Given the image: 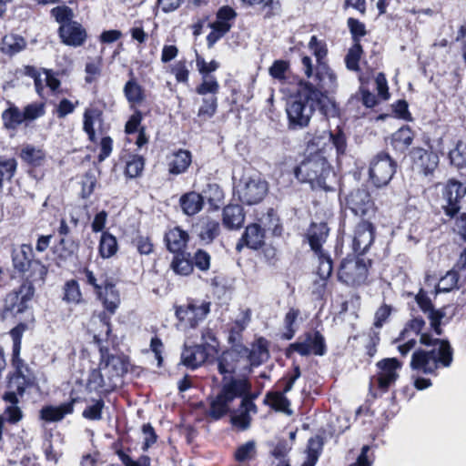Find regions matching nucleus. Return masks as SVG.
Listing matches in <instances>:
<instances>
[{"mask_svg": "<svg viewBox=\"0 0 466 466\" xmlns=\"http://www.w3.org/2000/svg\"><path fill=\"white\" fill-rule=\"evenodd\" d=\"M59 32L63 42L68 46H81L86 37L85 29L76 22L63 24Z\"/></svg>", "mask_w": 466, "mask_h": 466, "instance_id": "29", "label": "nucleus"}, {"mask_svg": "<svg viewBox=\"0 0 466 466\" xmlns=\"http://www.w3.org/2000/svg\"><path fill=\"white\" fill-rule=\"evenodd\" d=\"M188 241V233L179 226L167 229L164 235L166 248L170 253L185 251Z\"/></svg>", "mask_w": 466, "mask_h": 466, "instance_id": "25", "label": "nucleus"}, {"mask_svg": "<svg viewBox=\"0 0 466 466\" xmlns=\"http://www.w3.org/2000/svg\"><path fill=\"white\" fill-rule=\"evenodd\" d=\"M304 340L299 344H304L307 352L303 356H324L327 351L326 339L323 334L319 330L306 331L303 334Z\"/></svg>", "mask_w": 466, "mask_h": 466, "instance_id": "27", "label": "nucleus"}, {"mask_svg": "<svg viewBox=\"0 0 466 466\" xmlns=\"http://www.w3.org/2000/svg\"><path fill=\"white\" fill-rule=\"evenodd\" d=\"M27 328L28 327L25 322H19L9 331L13 340L11 359L13 366L25 364L24 360L20 358V351L22 347L23 334L27 329Z\"/></svg>", "mask_w": 466, "mask_h": 466, "instance_id": "37", "label": "nucleus"}, {"mask_svg": "<svg viewBox=\"0 0 466 466\" xmlns=\"http://www.w3.org/2000/svg\"><path fill=\"white\" fill-rule=\"evenodd\" d=\"M377 373L370 378V390L376 385L380 394L389 391L399 379L402 362L397 358H384L376 363Z\"/></svg>", "mask_w": 466, "mask_h": 466, "instance_id": "13", "label": "nucleus"}, {"mask_svg": "<svg viewBox=\"0 0 466 466\" xmlns=\"http://www.w3.org/2000/svg\"><path fill=\"white\" fill-rule=\"evenodd\" d=\"M329 140L336 150L337 158H340L347 154L348 137L345 133L344 125H339L334 129L329 130Z\"/></svg>", "mask_w": 466, "mask_h": 466, "instance_id": "42", "label": "nucleus"}, {"mask_svg": "<svg viewBox=\"0 0 466 466\" xmlns=\"http://www.w3.org/2000/svg\"><path fill=\"white\" fill-rule=\"evenodd\" d=\"M203 350V348H198L197 345L185 347L181 354V363L187 368L195 370L203 363L208 362Z\"/></svg>", "mask_w": 466, "mask_h": 466, "instance_id": "38", "label": "nucleus"}, {"mask_svg": "<svg viewBox=\"0 0 466 466\" xmlns=\"http://www.w3.org/2000/svg\"><path fill=\"white\" fill-rule=\"evenodd\" d=\"M425 320L418 316L406 322L396 341L404 340L410 332L420 335V342L431 350L419 349L412 353L410 366L412 370L437 375L440 368H449L453 361V349L447 339L433 338L429 332H421Z\"/></svg>", "mask_w": 466, "mask_h": 466, "instance_id": "2", "label": "nucleus"}, {"mask_svg": "<svg viewBox=\"0 0 466 466\" xmlns=\"http://www.w3.org/2000/svg\"><path fill=\"white\" fill-rule=\"evenodd\" d=\"M192 153L184 148L174 150L167 157V167L169 176L177 177L185 174L192 164Z\"/></svg>", "mask_w": 466, "mask_h": 466, "instance_id": "22", "label": "nucleus"}, {"mask_svg": "<svg viewBox=\"0 0 466 466\" xmlns=\"http://www.w3.org/2000/svg\"><path fill=\"white\" fill-rule=\"evenodd\" d=\"M300 183H309L313 190L334 191L337 175L320 150L310 153L293 170Z\"/></svg>", "mask_w": 466, "mask_h": 466, "instance_id": "5", "label": "nucleus"}, {"mask_svg": "<svg viewBox=\"0 0 466 466\" xmlns=\"http://www.w3.org/2000/svg\"><path fill=\"white\" fill-rule=\"evenodd\" d=\"M20 73L33 79L35 87H59L60 86L57 75L51 70H37L33 66H26Z\"/></svg>", "mask_w": 466, "mask_h": 466, "instance_id": "24", "label": "nucleus"}, {"mask_svg": "<svg viewBox=\"0 0 466 466\" xmlns=\"http://www.w3.org/2000/svg\"><path fill=\"white\" fill-rule=\"evenodd\" d=\"M22 158L29 165L39 167L43 164L46 155L42 149L35 148L32 146H27L21 151Z\"/></svg>", "mask_w": 466, "mask_h": 466, "instance_id": "58", "label": "nucleus"}, {"mask_svg": "<svg viewBox=\"0 0 466 466\" xmlns=\"http://www.w3.org/2000/svg\"><path fill=\"white\" fill-rule=\"evenodd\" d=\"M260 222L268 230H270L274 237H281L283 233V226L277 210L274 208H268L267 211L262 214Z\"/></svg>", "mask_w": 466, "mask_h": 466, "instance_id": "45", "label": "nucleus"}, {"mask_svg": "<svg viewBox=\"0 0 466 466\" xmlns=\"http://www.w3.org/2000/svg\"><path fill=\"white\" fill-rule=\"evenodd\" d=\"M263 404L269 406L277 412H283L288 415L292 413L290 410V400L279 390H269L266 393Z\"/></svg>", "mask_w": 466, "mask_h": 466, "instance_id": "36", "label": "nucleus"}, {"mask_svg": "<svg viewBox=\"0 0 466 466\" xmlns=\"http://www.w3.org/2000/svg\"><path fill=\"white\" fill-rule=\"evenodd\" d=\"M62 300L67 305H79L85 302L79 283L76 279H68L62 288Z\"/></svg>", "mask_w": 466, "mask_h": 466, "instance_id": "40", "label": "nucleus"}, {"mask_svg": "<svg viewBox=\"0 0 466 466\" xmlns=\"http://www.w3.org/2000/svg\"><path fill=\"white\" fill-rule=\"evenodd\" d=\"M246 213L239 204H228L222 210V224L228 230L240 229L245 222Z\"/></svg>", "mask_w": 466, "mask_h": 466, "instance_id": "26", "label": "nucleus"}, {"mask_svg": "<svg viewBox=\"0 0 466 466\" xmlns=\"http://www.w3.org/2000/svg\"><path fill=\"white\" fill-rule=\"evenodd\" d=\"M132 244L136 247L139 255L148 256L155 250V245L152 238L149 236H144L137 234L133 239Z\"/></svg>", "mask_w": 466, "mask_h": 466, "instance_id": "60", "label": "nucleus"}, {"mask_svg": "<svg viewBox=\"0 0 466 466\" xmlns=\"http://www.w3.org/2000/svg\"><path fill=\"white\" fill-rule=\"evenodd\" d=\"M269 341L264 337H258L252 343V349L248 355L251 366L258 367L269 359Z\"/></svg>", "mask_w": 466, "mask_h": 466, "instance_id": "31", "label": "nucleus"}, {"mask_svg": "<svg viewBox=\"0 0 466 466\" xmlns=\"http://www.w3.org/2000/svg\"><path fill=\"white\" fill-rule=\"evenodd\" d=\"M448 157L451 165L459 169L466 167V143L458 140L453 149L449 152Z\"/></svg>", "mask_w": 466, "mask_h": 466, "instance_id": "53", "label": "nucleus"}, {"mask_svg": "<svg viewBox=\"0 0 466 466\" xmlns=\"http://www.w3.org/2000/svg\"><path fill=\"white\" fill-rule=\"evenodd\" d=\"M80 280L91 287L97 300L103 306V310L98 314L99 320L106 326V338L112 332L111 317L118 309L121 299L120 292L116 289V283L107 274H101L99 278L88 267H83L78 269Z\"/></svg>", "mask_w": 466, "mask_h": 466, "instance_id": "4", "label": "nucleus"}, {"mask_svg": "<svg viewBox=\"0 0 466 466\" xmlns=\"http://www.w3.org/2000/svg\"><path fill=\"white\" fill-rule=\"evenodd\" d=\"M200 95H203V104L198 109V116L204 119L210 118L217 111V96L218 89H196Z\"/></svg>", "mask_w": 466, "mask_h": 466, "instance_id": "41", "label": "nucleus"}, {"mask_svg": "<svg viewBox=\"0 0 466 466\" xmlns=\"http://www.w3.org/2000/svg\"><path fill=\"white\" fill-rule=\"evenodd\" d=\"M130 361L102 360L97 367L89 370L86 380L88 393L96 392L98 397L107 398L122 384L123 377L128 372Z\"/></svg>", "mask_w": 466, "mask_h": 466, "instance_id": "6", "label": "nucleus"}, {"mask_svg": "<svg viewBox=\"0 0 466 466\" xmlns=\"http://www.w3.org/2000/svg\"><path fill=\"white\" fill-rule=\"evenodd\" d=\"M196 62L197 67L203 78V83L200 87H218V85L211 76V73L218 67V64L215 60L208 63L199 56H197Z\"/></svg>", "mask_w": 466, "mask_h": 466, "instance_id": "43", "label": "nucleus"}, {"mask_svg": "<svg viewBox=\"0 0 466 466\" xmlns=\"http://www.w3.org/2000/svg\"><path fill=\"white\" fill-rule=\"evenodd\" d=\"M377 93L370 92V89H360L361 102L368 108H373L383 101L390 97V89H376Z\"/></svg>", "mask_w": 466, "mask_h": 466, "instance_id": "47", "label": "nucleus"}, {"mask_svg": "<svg viewBox=\"0 0 466 466\" xmlns=\"http://www.w3.org/2000/svg\"><path fill=\"white\" fill-rule=\"evenodd\" d=\"M190 258L193 269L196 268L201 272H208L210 269L211 256L207 250L198 248Z\"/></svg>", "mask_w": 466, "mask_h": 466, "instance_id": "57", "label": "nucleus"}, {"mask_svg": "<svg viewBox=\"0 0 466 466\" xmlns=\"http://www.w3.org/2000/svg\"><path fill=\"white\" fill-rule=\"evenodd\" d=\"M466 196V184L452 177L449 178L441 189V197L445 201L442 205L444 214L454 218L461 209V202Z\"/></svg>", "mask_w": 466, "mask_h": 466, "instance_id": "16", "label": "nucleus"}, {"mask_svg": "<svg viewBox=\"0 0 466 466\" xmlns=\"http://www.w3.org/2000/svg\"><path fill=\"white\" fill-rule=\"evenodd\" d=\"M11 259L13 271L22 281L1 299V321L15 319L25 313L35 294V285H44L48 275V266L35 258L31 244L23 243L13 248Z\"/></svg>", "mask_w": 466, "mask_h": 466, "instance_id": "1", "label": "nucleus"}, {"mask_svg": "<svg viewBox=\"0 0 466 466\" xmlns=\"http://www.w3.org/2000/svg\"><path fill=\"white\" fill-rule=\"evenodd\" d=\"M179 206L184 214L194 216L203 208L204 198L202 194L196 191H189L180 197Z\"/></svg>", "mask_w": 466, "mask_h": 466, "instance_id": "33", "label": "nucleus"}, {"mask_svg": "<svg viewBox=\"0 0 466 466\" xmlns=\"http://www.w3.org/2000/svg\"><path fill=\"white\" fill-rule=\"evenodd\" d=\"M319 259V267L317 274L322 280H327L332 275L333 272V260L330 256L322 251L321 253H315Z\"/></svg>", "mask_w": 466, "mask_h": 466, "instance_id": "56", "label": "nucleus"}, {"mask_svg": "<svg viewBox=\"0 0 466 466\" xmlns=\"http://www.w3.org/2000/svg\"><path fill=\"white\" fill-rule=\"evenodd\" d=\"M116 454L124 466H151V459L147 455H141L137 461H134L122 448L117 449Z\"/></svg>", "mask_w": 466, "mask_h": 466, "instance_id": "64", "label": "nucleus"}, {"mask_svg": "<svg viewBox=\"0 0 466 466\" xmlns=\"http://www.w3.org/2000/svg\"><path fill=\"white\" fill-rule=\"evenodd\" d=\"M15 370L9 375L7 387L23 396L25 390L36 385V377L27 364L13 366Z\"/></svg>", "mask_w": 466, "mask_h": 466, "instance_id": "19", "label": "nucleus"}, {"mask_svg": "<svg viewBox=\"0 0 466 466\" xmlns=\"http://www.w3.org/2000/svg\"><path fill=\"white\" fill-rule=\"evenodd\" d=\"M66 415H69L64 403L58 406L46 405L39 411L40 420L46 422H56L62 420Z\"/></svg>", "mask_w": 466, "mask_h": 466, "instance_id": "48", "label": "nucleus"}, {"mask_svg": "<svg viewBox=\"0 0 466 466\" xmlns=\"http://www.w3.org/2000/svg\"><path fill=\"white\" fill-rule=\"evenodd\" d=\"M119 250L118 241L108 230L103 231L97 247L98 257L102 259H109L116 256Z\"/></svg>", "mask_w": 466, "mask_h": 466, "instance_id": "32", "label": "nucleus"}, {"mask_svg": "<svg viewBox=\"0 0 466 466\" xmlns=\"http://www.w3.org/2000/svg\"><path fill=\"white\" fill-rule=\"evenodd\" d=\"M175 316L180 323L190 329H196L208 317L211 310V302L187 298L183 305H175Z\"/></svg>", "mask_w": 466, "mask_h": 466, "instance_id": "11", "label": "nucleus"}, {"mask_svg": "<svg viewBox=\"0 0 466 466\" xmlns=\"http://www.w3.org/2000/svg\"><path fill=\"white\" fill-rule=\"evenodd\" d=\"M204 200L207 199L210 207L215 209L223 202L225 194L222 187L217 183H208L203 190Z\"/></svg>", "mask_w": 466, "mask_h": 466, "instance_id": "49", "label": "nucleus"}, {"mask_svg": "<svg viewBox=\"0 0 466 466\" xmlns=\"http://www.w3.org/2000/svg\"><path fill=\"white\" fill-rule=\"evenodd\" d=\"M300 315V310L297 308H289L283 319L284 331L280 333V339L290 340L295 337L298 330L297 320Z\"/></svg>", "mask_w": 466, "mask_h": 466, "instance_id": "44", "label": "nucleus"}, {"mask_svg": "<svg viewBox=\"0 0 466 466\" xmlns=\"http://www.w3.org/2000/svg\"><path fill=\"white\" fill-rule=\"evenodd\" d=\"M415 132L408 125H404L395 131L390 137V145L393 150L399 154H405L412 145Z\"/></svg>", "mask_w": 466, "mask_h": 466, "instance_id": "30", "label": "nucleus"}, {"mask_svg": "<svg viewBox=\"0 0 466 466\" xmlns=\"http://www.w3.org/2000/svg\"><path fill=\"white\" fill-rule=\"evenodd\" d=\"M324 446V438L320 435L310 437L307 443V457L314 461L319 460Z\"/></svg>", "mask_w": 466, "mask_h": 466, "instance_id": "61", "label": "nucleus"}, {"mask_svg": "<svg viewBox=\"0 0 466 466\" xmlns=\"http://www.w3.org/2000/svg\"><path fill=\"white\" fill-rule=\"evenodd\" d=\"M309 48L315 56L318 65L314 72L312 59L308 56L301 58V69L309 80L304 87H330L337 85L335 73L324 61L328 53L326 44L319 41L316 35H312L309 43Z\"/></svg>", "mask_w": 466, "mask_h": 466, "instance_id": "8", "label": "nucleus"}, {"mask_svg": "<svg viewBox=\"0 0 466 466\" xmlns=\"http://www.w3.org/2000/svg\"><path fill=\"white\" fill-rule=\"evenodd\" d=\"M145 168L144 157L137 154H131L126 160L124 174L127 178H137L142 176Z\"/></svg>", "mask_w": 466, "mask_h": 466, "instance_id": "46", "label": "nucleus"}, {"mask_svg": "<svg viewBox=\"0 0 466 466\" xmlns=\"http://www.w3.org/2000/svg\"><path fill=\"white\" fill-rule=\"evenodd\" d=\"M330 228L326 221H311L303 235V242H307L313 253L325 251L323 245L327 242Z\"/></svg>", "mask_w": 466, "mask_h": 466, "instance_id": "20", "label": "nucleus"}, {"mask_svg": "<svg viewBox=\"0 0 466 466\" xmlns=\"http://www.w3.org/2000/svg\"><path fill=\"white\" fill-rule=\"evenodd\" d=\"M376 226L373 220H360L354 227L351 248L355 254L365 255L374 243Z\"/></svg>", "mask_w": 466, "mask_h": 466, "instance_id": "18", "label": "nucleus"}, {"mask_svg": "<svg viewBox=\"0 0 466 466\" xmlns=\"http://www.w3.org/2000/svg\"><path fill=\"white\" fill-rule=\"evenodd\" d=\"M316 110L326 119L339 117L341 114L339 104L329 96L328 89H298V94L287 103L289 127H308Z\"/></svg>", "mask_w": 466, "mask_h": 466, "instance_id": "3", "label": "nucleus"}, {"mask_svg": "<svg viewBox=\"0 0 466 466\" xmlns=\"http://www.w3.org/2000/svg\"><path fill=\"white\" fill-rule=\"evenodd\" d=\"M301 376V370L299 364L293 362L292 363V372H289L285 374L281 379H279L277 382L279 387H281V390L279 392H283L284 395L289 392L296 380Z\"/></svg>", "mask_w": 466, "mask_h": 466, "instance_id": "54", "label": "nucleus"}, {"mask_svg": "<svg viewBox=\"0 0 466 466\" xmlns=\"http://www.w3.org/2000/svg\"><path fill=\"white\" fill-rule=\"evenodd\" d=\"M17 167V162L14 157L0 158V190L5 180H11Z\"/></svg>", "mask_w": 466, "mask_h": 466, "instance_id": "59", "label": "nucleus"}, {"mask_svg": "<svg viewBox=\"0 0 466 466\" xmlns=\"http://www.w3.org/2000/svg\"><path fill=\"white\" fill-rule=\"evenodd\" d=\"M409 157L413 170L419 175L429 178L434 177L435 171L440 166V157L431 147L429 149L413 147L409 152Z\"/></svg>", "mask_w": 466, "mask_h": 466, "instance_id": "15", "label": "nucleus"}, {"mask_svg": "<svg viewBox=\"0 0 466 466\" xmlns=\"http://www.w3.org/2000/svg\"><path fill=\"white\" fill-rule=\"evenodd\" d=\"M23 116L25 120V127L33 121L44 116L46 112L45 102H32L23 107Z\"/></svg>", "mask_w": 466, "mask_h": 466, "instance_id": "50", "label": "nucleus"}, {"mask_svg": "<svg viewBox=\"0 0 466 466\" xmlns=\"http://www.w3.org/2000/svg\"><path fill=\"white\" fill-rule=\"evenodd\" d=\"M256 454L254 441H248L237 448L234 452V459L238 462H245L251 460Z\"/></svg>", "mask_w": 466, "mask_h": 466, "instance_id": "62", "label": "nucleus"}, {"mask_svg": "<svg viewBox=\"0 0 466 466\" xmlns=\"http://www.w3.org/2000/svg\"><path fill=\"white\" fill-rule=\"evenodd\" d=\"M363 256L354 253L352 256L348 255L342 258L337 270V279L339 282L352 288L367 286L370 283L369 276L373 260L365 258Z\"/></svg>", "mask_w": 466, "mask_h": 466, "instance_id": "9", "label": "nucleus"}, {"mask_svg": "<svg viewBox=\"0 0 466 466\" xmlns=\"http://www.w3.org/2000/svg\"><path fill=\"white\" fill-rule=\"evenodd\" d=\"M236 386V383H231L228 380V382L222 383L220 390L215 397L208 398L209 408L207 416L211 420H219L230 412L229 405L238 398L237 390H241Z\"/></svg>", "mask_w": 466, "mask_h": 466, "instance_id": "14", "label": "nucleus"}, {"mask_svg": "<svg viewBox=\"0 0 466 466\" xmlns=\"http://www.w3.org/2000/svg\"><path fill=\"white\" fill-rule=\"evenodd\" d=\"M398 167V163L387 151L377 153L370 161L369 177L371 184L381 188L390 184Z\"/></svg>", "mask_w": 466, "mask_h": 466, "instance_id": "10", "label": "nucleus"}, {"mask_svg": "<svg viewBox=\"0 0 466 466\" xmlns=\"http://www.w3.org/2000/svg\"><path fill=\"white\" fill-rule=\"evenodd\" d=\"M79 245L73 239L61 238L57 244L53 248L55 262L58 268H64L66 265L76 258Z\"/></svg>", "mask_w": 466, "mask_h": 466, "instance_id": "23", "label": "nucleus"}, {"mask_svg": "<svg viewBox=\"0 0 466 466\" xmlns=\"http://www.w3.org/2000/svg\"><path fill=\"white\" fill-rule=\"evenodd\" d=\"M200 223L198 238L205 244H211L220 235L219 222L207 216L200 218Z\"/></svg>", "mask_w": 466, "mask_h": 466, "instance_id": "35", "label": "nucleus"}, {"mask_svg": "<svg viewBox=\"0 0 466 466\" xmlns=\"http://www.w3.org/2000/svg\"><path fill=\"white\" fill-rule=\"evenodd\" d=\"M173 258L170 262V269L178 276L188 277L193 271V265L191 263L190 253L186 251L172 253Z\"/></svg>", "mask_w": 466, "mask_h": 466, "instance_id": "39", "label": "nucleus"}, {"mask_svg": "<svg viewBox=\"0 0 466 466\" xmlns=\"http://www.w3.org/2000/svg\"><path fill=\"white\" fill-rule=\"evenodd\" d=\"M215 360L218 364V370L222 375V383L228 382V380L233 377L236 373L238 358L234 353V350H223Z\"/></svg>", "mask_w": 466, "mask_h": 466, "instance_id": "28", "label": "nucleus"}, {"mask_svg": "<svg viewBox=\"0 0 466 466\" xmlns=\"http://www.w3.org/2000/svg\"><path fill=\"white\" fill-rule=\"evenodd\" d=\"M266 230L258 223L248 224L236 244V251L241 252L246 247L253 250H259L264 246Z\"/></svg>", "mask_w": 466, "mask_h": 466, "instance_id": "21", "label": "nucleus"}, {"mask_svg": "<svg viewBox=\"0 0 466 466\" xmlns=\"http://www.w3.org/2000/svg\"><path fill=\"white\" fill-rule=\"evenodd\" d=\"M82 128L87 139L99 148L97 160L102 162L106 159L113 151L114 141L107 135L110 124L105 121L102 106L93 103L85 109Z\"/></svg>", "mask_w": 466, "mask_h": 466, "instance_id": "7", "label": "nucleus"}, {"mask_svg": "<svg viewBox=\"0 0 466 466\" xmlns=\"http://www.w3.org/2000/svg\"><path fill=\"white\" fill-rule=\"evenodd\" d=\"M25 47V39L17 35H5L1 44V50L7 55H15Z\"/></svg>", "mask_w": 466, "mask_h": 466, "instance_id": "51", "label": "nucleus"}, {"mask_svg": "<svg viewBox=\"0 0 466 466\" xmlns=\"http://www.w3.org/2000/svg\"><path fill=\"white\" fill-rule=\"evenodd\" d=\"M268 192V184L260 177H248L242 182L238 196L240 202L252 206L260 203Z\"/></svg>", "mask_w": 466, "mask_h": 466, "instance_id": "17", "label": "nucleus"}, {"mask_svg": "<svg viewBox=\"0 0 466 466\" xmlns=\"http://www.w3.org/2000/svg\"><path fill=\"white\" fill-rule=\"evenodd\" d=\"M1 118L3 127L7 131L15 132L22 124L25 126L23 111L15 105L5 109L1 114Z\"/></svg>", "mask_w": 466, "mask_h": 466, "instance_id": "34", "label": "nucleus"}, {"mask_svg": "<svg viewBox=\"0 0 466 466\" xmlns=\"http://www.w3.org/2000/svg\"><path fill=\"white\" fill-rule=\"evenodd\" d=\"M229 422L232 426V429L238 432L248 431L252 423V417L250 414L247 412L235 410L230 412Z\"/></svg>", "mask_w": 466, "mask_h": 466, "instance_id": "55", "label": "nucleus"}, {"mask_svg": "<svg viewBox=\"0 0 466 466\" xmlns=\"http://www.w3.org/2000/svg\"><path fill=\"white\" fill-rule=\"evenodd\" d=\"M106 397H98V399H92V404L87 405L83 412L82 416L87 420L96 421L103 419V410L105 408Z\"/></svg>", "mask_w": 466, "mask_h": 466, "instance_id": "52", "label": "nucleus"}, {"mask_svg": "<svg viewBox=\"0 0 466 466\" xmlns=\"http://www.w3.org/2000/svg\"><path fill=\"white\" fill-rule=\"evenodd\" d=\"M346 207L353 215L360 219L376 218L379 208L377 207L371 194L367 188L358 187L352 189L345 198Z\"/></svg>", "mask_w": 466, "mask_h": 466, "instance_id": "12", "label": "nucleus"}, {"mask_svg": "<svg viewBox=\"0 0 466 466\" xmlns=\"http://www.w3.org/2000/svg\"><path fill=\"white\" fill-rule=\"evenodd\" d=\"M97 180L96 177L90 172H86L80 182L81 189L79 192V198L81 199H88L94 193Z\"/></svg>", "mask_w": 466, "mask_h": 466, "instance_id": "63", "label": "nucleus"}]
</instances>
